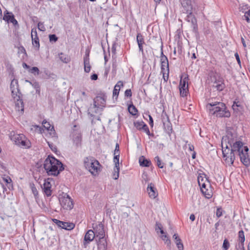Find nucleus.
Returning a JSON list of instances; mask_svg holds the SVG:
<instances>
[{
  "mask_svg": "<svg viewBox=\"0 0 250 250\" xmlns=\"http://www.w3.org/2000/svg\"><path fill=\"white\" fill-rule=\"evenodd\" d=\"M94 231L95 233L96 239L105 237L104 226L102 223H100L97 225Z\"/></svg>",
  "mask_w": 250,
  "mask_h": 250,
  "instance_id": "nucleus-16",
  "label": "nucleus"
},
{
  "mask_svg": "<svg viewBox=\"0 0 250 250\" xmlns=\"http://www.w3.org/2000/svg\"><path fill=\"white\" fill-rule=\"evenodd\" d=\"M238 240L239 242L244 243L245 241L244 232L243 230H241L238 232Z\"/></svg>",
  "mask_w": 250,
  "mask_h": 250,
  "instance_id": "nucleus-36",
  "label": "nucleus"
},
{
  "mask_svg": "<svg viewBox=\"0 0 250 250\" xmlns=\"http://www.w3.org/2000/svg\"><path fill=\"white\" fill-rule=\"evenodd\" d=\"M147 191L149 197L152 199L155 198L158 195L157 190L155 188L154 184L152 183H150L148 185Z\"/></svg>",
  "mask_w": 250,
  "mask_h": 250,
  "instance_id": "nucleus-17",
  "label": "nucleus"
},
{
  "mask_svg": "<svg viewBox=\"0 0 250 250\" xmlns=\"http://www.w3.org/2000/svg\"><path fill=\"white\" fill-rule=\"evenodd\" d=\"M128 110L129 113L133 116H138V110L137 108L133 104H131L128 105Z\"/></svg>",
  "mask_w": 250,
  "mask_h": 250,
  "instance_id": "nucleus-29",
  "label": "nucleus"
},
{
  "mask_svg": "<svg viewBox=\"0 0 250 250\" xmlns=\"http://www.w3.org/2000/svg\"><path fill=\"white\" fill-rule=\"evenodd\" d=\"M236 135L231 131L228 130L227 131V135L222 138V145L226 144V148L223 151V155L225 154H228L229 150V146L232 144L235 141H237L235 139Z\"/></svg>",
  "mask_w": 250,
  "mask_h": 250,
  "instance_id": "nucleus-4",
  "label": "nucleus"
},
{
  "mask_svg": "<svg viewBox=\"0 0 250 250\" xmlns=\"http://www.w3.org/2000/svg\"><path fill=\"white\" fill-rule=\"evenodd\" d=\"M165 244L167 245V247L169 249H171V241L168 238H167V239L166 240V241H165Z\"/></svg>",
  "mask_w": 250,
  "mask_h": 250,
  "instance_id": "nucleus-62",
  "label": "nucleus"
},
{
  "mask_svg": "<svg viewBox=\"0 0 250 250\" xmlns=\"http://www.w3.org/2000/svg\"><path fill=\"white\" fill-rule=\"evenodd\" d=\"M10 88L11 90L12 97L15 95L17 96V95L21 94L19 88V85L17 79H13L11 81Z\"/></svg>",
  "mask_w": 250,
  "mask_h": 250,
  "instance_id": "nucleus-12",
  "label": "nucleus"
},
{
  "mask_svg": "<svg viewBox=\"0 0 250 250\" xmlns=\"http://www.w3.org/2000/svg\"><path fill=\"white\" fill-rule=\"evenodd\" d=\"M163 75V79L165 82H167L168 79V75L167 74V72H161Z\"/></svg>",
  "mask_w": 250,
  "mask_h": 250,
  "instance_id": "nucleus-63",
  "label": "nucleus"
},
{
  "mask_svg": "<svg viewBox=\"0 0 250 250\" xmlns=\"http://www.w3.org/2000/svg\"><path fill=\"white\" fill-rule=\"evenodd\" d=\"M229 147L228 154L223 155L226 163L229 166L232 165L235 159V155H238L243 165L246 167L250 166V157L248 153L249 148L247 146H244L243 142L241 141H235L229 146Z\"/></svg>",
  "mask_w": 250,
  "mask_h": 250,
  "instance_id": "nucleus-1",
  "label": "nucleus"
},
{
  "mask_svg": "<svg viewBox=\"0 0 250 250\" xmlns=\"http://www.w3.org/2000/svg\"><path fill=\"white\" fill-rule=\"evenodd\" d=\"M173 238L177 247L178 250H184V247L181 239L177 233H175L173 235Z\"/></svg>",
  "mask_w": 250,
  "mask_h": 250,
  "instance_id": "nucleus-26",
  "label": "nucleus"
},
{
  "mask_svg": "<svg viewBox=\"0 0 250 250\" xmlns=\"http://www.w3.org/2000/svg\"><path fill=\"white\" fill-rule=\"evenodd\" d=\"M38 37L36 28H33L31 30V38Z\"/></svg>",
  "mask_w": 250,
  "mask_h": 250,
  "instance_id": "nucleus-53",
  "label": "nucleus"
},
{
  "mask_svg": "<svg viewBox=\"0 0 250 250\" xmlns=\"http://www.w3.org/2000/svg\"><path fill=\"white\" fill-rule=\"evenodd\" d=\"M42 125L47 130H53L54 135H56V133L55 132V129L54 128L53 126H51V125L50 123L48 122H47L45 120H43L42 123Z\"/></svg>",
  "mask_w": 250,
  "mask_h": 250,
  "instance_id": "nucleus-30",
  "label": "nucleus"
},
{
  "mask_svg": "<svg viewBox=\"0 0 250 250\" xmlns=\"http://www.w3.org/2000/svg\"><path fill=\"white\" fill-rule=\"evenodd\" d=\"M96 241L98 250H106L107 243L106 237L96 239Z\"/></svg>",
  "mask_w": 250,
  "mask_h": 250,
  "instance_id": "nucleus-19",
  "label": "nucleus"
},
{
  "mask_svg": "<svg viewBox=\"0 0 250 250\" xmlns=\"http://www.w3.org/2000/svg\"><path fill=\"white\" fill-rule=\"evenodd\" d=\"M52 221L58 227L66 230H72L75 228V224L73 223L65 222L57 219H53Z\"/></svg>",
  "mask_w": 250,
  "mask_h": 250,
  "instance_id": "nucleus-11",
  "label": "nucleus"
},
{
  "mask_svg": "<svg viewBox=\"0 0 250 250\" xmlns=\"http://www.w3.org/2000/svg\"><path fill=\"white\" fill-rule=\"evenodd\" d=\"M3 20L7 22L12 23L14 25L18 24V21L15 19L14 15L12 13H9L7 11L4 13Z\"/></svg>",
  "mask_w": 250,
  "mask_h": 250,
  "instance_id": "nucleus-21",
  "label": "nucleus"
},
{
  "mask_svg": "<svg viewBox=\"0 0 250 250\" xmlns=\"http://www.w3.org/2000/svg\"><path fill=\"white\" fill-rule=\"evenodd\" d=\"M49 39L50 42H56L58 38L55 34H50L49 35Z\"/></svg>",
  "mask_w": 250,
  "mask_h": 250,
  "instance_id": "nucleus-46",
  "label": "nucleus"
},
{
  "mask_svg": "<svg viewBox=\"0 0 250 250\" xmlns=\"http://www.w3.org/2000/svg\"><path fill=\"white\" fill-rule=\"evenodd\" d=\"M188 13V14L187 16L186 20L187 21L191 22L192 31L195 34L196 39H199L200 38V35L198 32L197 19L192 14V11H189Z\"/></svg>",
  "mask_w": 250,
  "mask_h": 250,
  "instance_id": "nucleus-6",
  "label": "nucleus"
},
{
  "mask_svg": "<svg viewBox=\"0 0 250 250\" xmlns=\"http://www.w3.org/2000/svg\"><path fill=\"white\" fill-rule=\"evenodd\" d=\"M107 96L104 93H99L93 100V105L95 108H103L105 107Z\"/></svg>",
  "mask_w": 250,
  "mask_h": 250,
  "instance_id": "nucleus-7",
  "label": "nucleus"
},
{
  "mask_svg": "<svg viewBox=\"0 0 250 250\" xmlns=\"http://www.w3.org/2000/svg\"><path fill=\"white\" fill-rule=\"evenodd\" d=\"M117 45V43L116 42H114L112 45L111 52L112 54V57H113L114 56H115V55H116Z\"/></svg>",
  "mask_w": 250,
  "mask_h": 250,
  "instance_id": "nucleus-45",
  "label": "nucleus"
},
{
  "mask_svg": "<svg viewBox=\"0 0 250 250\" xmlns=\"http://www.w3.org/2000/svg\"><path fill=\"white\" fill-rule=\"evenodd\" d=\"M223 209L222 208H218L216 210V215L217 217H220L222 215Z\"/></svg>",
  "mask_w": 250,
  "mask_h": 250,
  "instance_id": "nucleus-55",
  "label": "nucleus"
},
{
  "mask_svg": "<svg viewBox=\"0 0 250 250\" xmlns=\"http://www.w3.org/2000/svg\"><path fill=\"white\" fill-rule=\"evenodd\" d=\"M125 96L127 97H131L132 96V92L131 89H126L125 92Z\"/></svg>",
  "mask_w": 250,
  "mask_h": 250,
  "instance_id": "nucleus-59",
  "label": "nucleus"
},
{
  "mask_svg": "<svg viewBox=\"0 0 250 250\" xmlns=\"http://www.w3.org/2000/svg\"><path fill=\"white\" fill-rule=\"evenodd\" d=\"M119 91L118 89L114 88L113 91V98H115L116 100L117 99L118 96L119 95Z\"/></svg>",
  "mask_w": 250,
  "mask_h": 250,
  "instance_id": "nucleus-51",
  "label": "nucleus"
},
{
  "mask_svg": "<svg viewBox=\"0 0 250 250\" xmlns=\"http://www.w3.org/2000/svg\"><path fill=\"white\" fill-rule=\"evenodd\" d=\"M38 29L42 31H44L45 30V28L43 24V23L41 22H39L38 24Z\"/></svg>",
  "mask_w": 250,
  "mask_h": 250,
  "instance_id": "nucleus-58",
  "label": "nucleus"
},
{
  "mask_svg": "<svg viewBox=\"0 0 250 250\" xmlns=\"http://www.w3.org/2000/svg\"><path fill=\"white\" fill-rule=\"evenodd\" d=\"M221 102H212L209 103H208L207 105V108L210 111V109L211 108H214L215 107L218 106V104H221Z\"/></svg>",
  "mask_w": 250,
  "mask_h": 250,
  "instance_id": "nucleus-37",
  "label": "nucleus"
},
{
  "mask_svg": "<svg viewBox=\"0 0 250 250\" xmlns=\"http://www.w3.org/2000/svg\"><path fill=\"white\" fill-rule=\"evenodd\" d=\"M200 186L202 193L204 194L206 198L210 199L212 197V193L211 190H209L206 188V185L205 183H203Z\"/></svg>",
  "mask_w": 250,
  "mask_h": 250,
  "instance_id": "nucleus-24",
  "label": "nucleus"
},
{
  "mask_svg": "<svg viewBox=\"0 0 250 250\" xmlns=\"http://www.w3.org/2000/svg\"><path fill=\"white\" fill-rule=\"evenodd\" d=\"M237 100L236 99L233 103V104L232 105V107L234 110H236L235 107H239L241 109L243 108V106L240 104L239 101H237Z\"/></svg>",
  "mask_w": 250,
  "mask_h": 250,
  "instance_id": "nucleus-42",
  "label": "nucleus"
},
{
  "mask_svg": "<svg viewBox=\"0 0 250 250\" xmlns=\"http://www.w3.org/2000/svg\"><path fill=\"white\" fill-rule=\"evenodd\" d=\"M31 189H32V193L34 194V196L36 198L38 196V191L34 184H33V185L31 186Z\"/></svg>",
  "mask_w": 250,
  "mask_h": 250,
  "instance_id": "nucleus-49",
  "label": "nucleus"
},
{
  "mask_svg": "<svg viewBox=\"0 0 250 250\" xmlns=\"http://www.w3.org/2000/svg\"><path fill=\"white\" fill-rule=\"evenodd\" d=\"M43 167L49 176H58L64 169V166L53 155H49L43 163Z\"/></svg>",
  "mask_w": 250,
  "mask_h": 250,
  "instance_id": "nucleus-2",
  "label": "nucleus"
},
{
  "mask_svg": "<svg viewBox=\"0 0 250 250\" xmlns=\"http://www.w3.org/2000/svg\"><path fill=\"white\" fill-rule=\"evenodd\" d=\"M29 72L33 74L34 75H38L40 74V70L36 66H33L30 68L28 70Z\"/></svg>",
  "mask_w": 250,
  "mask_h": 250,
  "instance_id": "nucleus-39",
  "label": "nucleus"
},
{
  "mask_svg": "<svg viewBox=\"0 0 250 250\" xmlns=\"http://www.w3.org/2000/svg\"><path fill=\"white\" fill-rule=\"evenodd\" d=\"M134 126L138 129V130H142V127L143 126V125L146 124L143 121H135L133 123Z\"/></svg>",
  "mask_w": 250,
  "mask_h": 250,
  "instance_id": "nucleus-34",
  "label": "nucleus"
},
{
  "mask_svg": "<svg viewBox=\"0 0 250 250\" xmlns=\"http://www.w3.org/2000/svg\"><path fill=\"white\" fill-rule=\"evenodd\" d=\"M139 162L140 165L144 167H148L151 164V161L146 159L144 156L139 158Z\"/></svg>",
  "mask_w": 250,
  "mask_h": 250,
  "instance_id": "nucleus-27",
  "label": "nucleus"
},
{
  "mask_svg": "<svg viewBox=\"0 0 250 250\" xmlns=\"http://www.w3.org/2000/svg\"><path fill=\"white\" fill-rule=\"evenodd\" d=\"M124 86L123 82L121 81H119L117 82L115 86H114V88L118 89L119 91H120L121 87Z\"/></svg>",
  "mask_w": 250,
  "mask_h": 250,
  "instance_id": "nucleus-52",
  "label": "nucleus"
},
{
  "mask_svg": "<svg viewBox=\"0 0 250 250\" xmlns=\"http://www.w3.org/2000/svg\"><path fill=\"white\" fill-rule=\"evenodd\" d=\"M180 1L184 10L186 13H188L189 11L192 10L191 0H180Z\"/></svg>",
  "mask_w": 250,
  "mask_h": 250,
  "instance_id": "nucleus-22",
  "label": "nucleus"
},
{
  "mask_svg": "<svg viewBox=\"0 0 250 250\" xmlns=\"http://www.w3.org/2000/svg\"><path fill=\"white\" fill-rule=\"evenodd\" d=\"M120 151L119 149V145L118 143L116 144L115 149L114 150V155L117 154L120 155Z\"/></svg>",
  "mask_w": 250,
  "mask_h": 250,
  "instance_id": "nucleus-60",
  "label": "nucleus"
},
{
  "mask_svg": "<svg viewBox=\"0 0 250 250\" xmlns=\"http://www.w3.org/2000/svg\"><path fill=\"white\" fill-rule=\"evenodd\" d=\"M13 140L17 145L27 148L30 147V142L29 140H26L25 136L23 134H21L14 135L13 137Z\"/></svg>",
  "mask_w": 250,
  "mask_h": 250,
  "instance_id": "nucleus-9",
  "label": "nucleus"
},
{
  "mask_svg": "<svg viewBox=\"0 0 250 250\" xmlns=\"http://www.w3.org/2000/svg\"><path fill=\"white\" fill-rule=\"evenodd\" d=\"M234 56L236 59V61H237L238 63L240 65H241V61H240V57H239V54H238V53H235L234 54Z\"/></svg>",
  "mask_w": 250,
  "mask_h": 250,
  "instance_id": "nucleus-64",
  "label": "nucleus"
},
{
  "mask_svg": "<svg viewBox=\"0 0 250 250\" xmlns=\"http://www.w3.org/2000/svg\"><path fill=\"white\" fill-rule=\"evenodd\" d=\"M84 70L86 73L90 72L91 66L89 62V54L86 53L83 57Z\"/></svg>",
  "mask_w": 250,
  "mask_h": 250,
  "instance_id": "nucleus-23",
  "label": "nucleus"
},
{
  "mask_svg": "<svg viewBox=\"0 0 250 250\" xmlns=\"http://www.w3.org/2000/svg\"><path fill=\"white\" fill-rule=\"evenodd\" d=\"M167 122L165 123L163 122V126L165 131L170 135L172 131V124L170 122L168 117H167Z\"/></svg>",
  "mask_w": 250,
  "mask_h": 250,
  "instance_id": "nucleus-28",
  "label": "nucleus"
},
{
  "mask_svg": "<svg viewBox=\"0 0 250 250\" xmlns=\"http://www.w3.org/2000/svg\"><path fill=\"white\" fill-rule=\"evenodd\" d=\"M142 182L144 183V182L145 183L149 181V178L148 177V175L146 173L144 172L142 176Z\"/></svg>",
  "mask_w": 250,
  "mask_h": 250,
  "instance_id": "nucleus-48",
  "label": "nucleus"
},
{
  "mask_svg": "<svg viewBox=\"0 0 250 250\" xmlns=\"http://www.w3.org/2000/svg\"><path fill=\"white\" fill-rule=\"evenodd\" d=\"M84 166L92 174L97 172L99 162L92 157H85L83 160Z\"/></svg>",
  "mask_w": 250,
  "mask_h": 250,
  "instance_id": "nucleus-5",
  "label": "nucleus"
},
{
  "mask_svg": "<svg viewBox=\"0 0 250 250\" xmlns=\"http://www.w3.org/2000/svg\"><path fill=\"white\" fill-rule=\"evenodd\" d=\"M49 180L50 178H48L47 180H44L43 187H42L44 193L48 197L50 196L52 194V190H51V185L49 181Z\"/></svg>",
  "mask_w": 250,
  "mask_h": 250,
  "instance_id": "nucleus-20",
  "label": "nucleus"
},
{
  "mask_svg": "<svg viewBox=\"0 0 250 250\" xmlns=\"http://www.w3.org/2000/svg\"><path fill=\"white\" fill-rule=\"evenodd\" d=\"M161 72H167V75H169V69L168 59L164 58V60L161 61Z\"/></svg>",
  "mask_w": 250,
  "mask_h": 250,
  "instance_id": "nucleus-25",
  "label": "nucleus"
},
{
  "mask_svg": "<svg viewBox=\"0 0 250 250\" xmlns=\"http://www.w3.org/2000/svg\"><path fill=\"white\" fill-rule=\"evenodd\" d=\"M142 130L145 132H146L147 134V135H148V136H154L153 133H150L149 128L146 124L144 125L142 127Z\"/></svg>",
  "mask_w": 250,
  "mask_h": 250,
  "instance_id": "nucleus-41",
  "label": "nucleus"
},
{
  "mask_svg": "<svg viewBox=\"0 0 250 250\" xmlns=\"http://www.w3.org/2000/svg\"><path fill=\"white\" fill-rule=\"evenodd\" d=\"M154 161L156 163L157 166L160 168H163L164 167V163L162 162L160 158L158 156L154 158Z\"/></svg>",
  "mask_w": 250,
  "mask_h": 250,
  "instance_id": "nucleus-35",
  "label": "nucleus"
},
{
  "mask_svg": "<svg viewBox=\"0 0 250 250\" xmlns=\"http://www.w3.org/2000/svg\"><path fill=\"white\" fill-rule=\"evenodd\" d=\"M94 238L96 239V235L94 231L92 229L88 230L86 232L84 237L83 245L84 246V248H86L87 245L93 241Z\"/></svg>",
  "mask_w": 250,
  "mask_h": 250,
  "instance_id": "nucleus-14",
  "label": "nucleus"
},
{
  "mask_svg": "<svg viewBox=\"0 0 250 250\" xmlns=\"http://www.w3.org/2000/svg\"><path fill=\"white\" fill-rule=\"evenodd\" d=\"M156 230H157V229H159L160 230V233L162 234H165V232L162 229V227L161 226V224L156 223Z\"/></svg>",
  "mask_w": 250,
  "mask_h": 250,
  "instance_id": "nucleus-57",
  "label": "nucleus"
},
{
  "mask_svg": "<svg viewBox=\"0 0 250 250\" xmlns=\"http://www.w3.org/2000/svg\"><path fill=\"white\" fill-rule=\"evenodd\" d=\"M73 143L77 147H81L82 146V136L81 133L74 132L72 135Z\"/></svg>",
  "mask_w": 250,
  "mask_h": 250,
  "instance_id": "nucleus-18",
  "label": "nucleus"
},
{
  "mask_svg": "<svg viewBox=\"0 0 250 250\" xmlns=\"http://www.w3.org/2000/svg\"><path fill=\"white\" fill-rule=\"evenodd\" d=\"M146 115L148 116L149 118V124L151 127L153 126V119L152 117V116L149 114H146Z\"/></svg>",
  "mask_w": 250,
  "mask_h": 250,
  "instance_id": "nucleus-61",
  "label": "nucleus"
},
{
  "mask_svg": "<svg viewBox=\"0 0 250 250\" xmlns=\"http://www.w3.org/2000/svg\"><path fill=\"white\" fill-rule=\"evenodd\" d=\"M32 86L34 88V89H35V90H36L40 87V85L39 82L34 80L33 81Z\"/></svg>",
  "mask_w": 250,
  "mask_h": 250,
  "instance_id": "nucleus-56",
  "label": "nucleus"
},
{
  "mask_svg": "<svg viewBox=\"0 0 250 250\" xmlns=\"http://www.w3.org/2000/svg\"><path fill=\"white\" fill-rule=\"evenodd\" d=\"M203 31L204 34L205 36L212 34V31L211 29L208 27V24H207L206 25L205 24L204 25V28H203Z\"/></svg>",
  "mask_w": 250,
  "mask_h": 250,
  "instance_id": "nucleus-32",
  "label": "nucleus"
},
{
  "mask_svg": "<svg viewBox=\"0 0 250 250\" xmlns=\"http://www.w3.org/2000/svg\"><path fill=\"white\" fill-rule=\"evenodd\" d=\"M212 87L215 88L219 92L223 91L226 87L223 78L221 77L218 79H216L213 83Z\"/></svg>",
  "mask_w": 250,
  "mask_h": 250,
  "instance_id": "nucleus-13",
  "label": "nucleus"
},
{
  "mask_svg": "<svg viewBox=\"0 0 250 250\" xmlns=\"http://www.w3.org/2000/svg\"><path fill=\"white\" fill-rule=\"evenodd\" d=\"M3 180L6 183V186L9 189L12 188L13 185L12 183V180L10 177H7V178H3Z\"/></svg>",
  "mask_w": 250,
  "mask_h": 250,
  "instance_id": "nucleus-38",
  "label": "nucleus"
},
{
  "mask_svg": "<svg viewBox=\"0 0 250 250\" xmlns=\"http://www.w3.org/2000/svg\"><path fill=\"white\" fill-rule=\"evenodd\" d=\"M49 147L51 149V150L54 152H57V148L55 145H54L53 143H50L49 142H47Z\"/></svg>",
  "mask_w": 250,
  "mask_h": 250,
  "instance_id": "nucleus-47",
  "label": "nucleus"
},
{
  "mask_svg": "<svg viewBox=\"0 0 250 250\" xmlns=\"http://www.w3.org/2000/svg\"><path fill=\"white\" fill-rule=\"evenodd\" d=\"M137 42L138 45H143L145 44L144 37L140 33H138L137 35Z\"/></svg>",
  "mask_w": 250,
  "mask_h": 250,
  "instance_id": "nucleus-33",
  "label": "nucleus"
},
{
  "mask_svg": "<svg viewBox=\"0 0 250 250\" xmlns=\"http://www.w3.org/2000/svg\"><path fill=\"white\" fill-rule=\"evenodd\" d=\"M160 42L161 43V56H160L161 60L160 61H162V60H164V58L166 59H167V58L163 53V42H162V41L161 38L160 39Z\"/></svg>",
  "mask_w": 250,
  "mask_h": 250,
  "instance_id": "nucleus-44",
  "label": "nucleus"
},
{
  "mask_svg": "<svg viewBox=\"0 0 250 250\" xmlns=\"http://www.w3.org/2000/svg\"><path fill=\"white\" fill-rule=\"evenodd\" d=\"M210 114L218 118H229L230 113L223 103L218 104V106L210 109Z\"/></svg>",
  "mask_w": 250,
  "mask_h": 250,
  "instance_id": "nucleus-3",
  "label": "nucleus"
},
{
  "mask_svg": "<svg viewBox=\"0 0 250 250\" xmlns=\"http://www.w3.org/2000/svg\"><path fill=\"white\" fill-rule=\"evenodd\" d=\"M22 95L18 94L17 96H13L12 97L14 99L16 102V107L18 111H21V112L24 111V104L22 99Z\"/></svg>",
  "mask_w": 250,
  "mask_h": 250,
  "instance_id": "nucleus-15",
  "label": "nucleus"
},
{
  "mask_svg": "<svg viewBox=\"0 0 250 250\" xmlns=\"http://www.w3.org/2000/svg\"><path fill=\"white\" fill-rule=\"evenodd\" d=\"M32 44L37 51L40 49V42L39 37H34L32 38Z\"/></svg>",
  "mask_w": 250,
  "mask_h": 250,
  "instance_id": "nucleus-31",
  "label": "nucleus"
},
{
  "mask_svg": "<svg viewBox=\"0 0 250 250\" xmlns=\"http://www.w3.org/2000/svg\"><path fill=\"white\" fill-rule=\"evenodd\" d=\"M245 18L248 22H250V9L245 13Z\"/></svg>",
  "mask_w": 250,
  "mask_h": 250,
  "instance_id": "nucleus-50",
  "label": "nucleus"
},
{
  "mask_svg": "<svg viewBox=\"0 0 250 250\" xmlns=\"http://www.w3.org/2000/svg\"><path fill=\"white\" fill-rule=\"evenodd\" d=\"M114 170V172L113 173L112 178L114 180H117L119 176L120 171H118V170Z\"/></svg>",
  "mask_w": 250,
  "mask_h": 250,
  "instance_id": "nucleus-54",
  "label": "nucleus"
},
{
  "mask_svg": "<svg viewBox=\"0 0 250 250\" xmlns=\"http://www.w3.org/2000/svg\"><path fill=\"white\" fill-rule=\"evenodd\" d=\"M59 58L64 63H67L69 61V58L66 57L65 55L62 53L59 54Z\"/></svg>",
  "mask_w": 250,
  "mask_h": 250,
  "instance_id": "nucleus-43",
  "label": "nucleus"
},
{
  "mask_svg": "<svg viewBox=\"0 0 250 250\" xmlns=\"http://www.w3.org/2000/svg\"><path fill=\"white\" fill-rule=\"evenodd\" d=\"M62 207L67 210H70L73 208V202L71 197L66 193L59 199Z\"/></svg>",
  "mask_w": 250,
  "mask_h": 250,
  "instance_id": "nucleus-8",
  "label": "nucleus"
},
{
  "mask_svg": "<svg viewBox=\"0 0 250 250\" xmlns=\"http://www.w3.org/2000/svg\"><path fill=\"white\" fill-rule=\"evenodd\" d=\"M188 77L187 76L184 79H181L179 83L180 93L181 96L183 97H186L188 93Z\"/></svg>",
  "mask_w": 250,
  "mask_h": 250,
  "instance_id": "nucleus-10",
  "label": "nucleus"
},
{
  "mask_svg": "<svg viewBox=\"0 0 250 250\" xmlns=\"http://www.w3.org/2000/svg\"><path fill=\"white\" fill-rule=\"evenodd\" d=\"M230 247V244L227 239H225L222 245V250H228Z\"/></svg>",
  "mask_w": 250,
  "mask_h": 250,
  "instance_id": "nucleus-40",
  "label": "nucleus"
}]
</instances>
